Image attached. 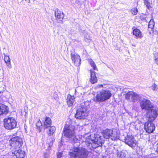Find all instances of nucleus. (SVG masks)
I'll use <instances>...</instances> for the list:
<instances>
[{
	"label": "nucleus",
	"mask_w": 158,
	"mask_h": 158,
	"mask_svg": "<svg viewBox=\"0 0 158 158\" xmlns=\"http://www.w3.org/2000/svg\"><path fill=\"white\" fill-rule=\"evenodd\" d=\"M158 109L153 110L152 113L148 117V121L144 124V128L146 131L148 133H153L155 129V124L153 122L156 119L158 115Z\"/></svg>",
	"instance_id": "obj_1"
},
{
	"label": "nucleus",
	"mask_w": 158,
	"mask_h": 158,
	"mask_svg": "<svg viewBox=\"0 0 158 158\" xmlns=\"http://www.w3.org/2000/svg\"><path fill=\"white\" fill-rule=\"evenodd\" d=\"M89 152L85 148L76 147L72 152H69L71 158H87L88 157Z\"/></svg>",
	"instance_id": "obj_2"
},
{
	"label": "nucleus",
	"mask_w": 158,
	"mask_h": 158,
	"mask_svg": "<svg viewBox=\"0 0 158 158\" xmlns=\"http://www.w3.org/2000/svg\"><path fill=\"white\" fill-rule=\"evenodd\" d=\"M111 96L112 94L109 90H102L97 94L94 100L96 102H104L109 99Z\"/></svg>",
	"instance_id": "obj_3"
},
{
	"label": "nucleus",
	"mask_w": 158,
	"mask_h": 158,
	"mask_svg": "<svg viewBox=\"0 0 158 158\" xmlns=\"http://www.w3.org/2000/svg\"><path fill=\"white\" fill-rule=\"evenodd\" d=\"M52 125V120L51 119L48 117H45L43 123V125L40 119L36 123V126L37 130L39 132L42 131L43 127L44 130L48 128Z\"/></svg>",
	"instance_id": "obj_4"
},
{
	"label": "nucleus",
	"mask_w": 158,
	"mask_h": 158,
	"mask_svg": "<svg viewBox=\"0 0 158 158\" xmlns=\"http://www.w3.org/2000/svg\"><path fill=\"white\" fill-rule=\"evenodd\" d=\"M75 129L74 126L65 124L63 131L64 136L69 139L74 138L76 136L75 132Z\"/></svg>",
	"instance_id": "obj_5"
},
{
	"label": "nucleus",
	"mask_w": 158,
	"mask_h": 158,
	"mask_svg": "<svg viewBox=\"0 0 158 158\" xmlns=\"http://www.w3.org/2000/svg\"><path fill=\"white\" fill-rule=\"evenodd\" d=\"M10 146L13 149H19L21 147L23 144L22 138L19 136L12 138L9 140Z\"/></svg>",
	"instance_id": "obj_6"
},
{
	"label": "nucleus",
	"mask_w": 158,
	"mask_h": 158,
	"mask_svg": "<svg viewBox=\"0 0 158 158\" xmlns=\"http://www.w3.org/2000/svg\"><path fill=\"white\" fill-rule=\"evenodd\" d=\"M4 126L7 130H11L16 127L17 122L15 119L11 117H8L3 120Z\"/></svg>",
	"instance_id": "obj_7"
},
{
	"label": "nucleus",
	"mask_w": 158,
	"mask_h": 158,
	"mask_svg": "<svg viewBox=\"0 0 158 158\" xmlns=\"http://www.w3.org/2000/svg\"><path fill=\"white\" fill-rule=\"evenodd\" d=\"M103 138L108 139L110 138L112 140H117L119 139V137L117 134H113V131L110 129H106L103 130L102 132Z\"/></svg>",
	"instance_id": "obj_8"
},
{
	"label": "nucleus",
	"mask_w": 158,
	"mask_h": 158,
	"mask_svg": "<svg viewBox=\"0 0 158 158\" xmlns=\"http://www.w3.org/2000/svg\"><path fill=\"white\" fill-rule=\"evenodd\" d=\"M140 105L142 109L148 111L151 110V114L152 113V111L156 109H152L153 106L150 100L145 98L143 99L140 102Z\"/></svg>",
	"instance_id": "obj_9"
},
{
	"label": "nucleus",
	"mask_w": 158,
	"mask_h": 158,
	"mask_svg": "<svg viewBox=\"0 0 158 158\" xmlns=\"http://www.w3.org/2000/svg\"><path fill=\"white\" fill-rule=\"evenodd\" d=\"M86 109L85 108L81 107L77 111L75 117L77 119H84L86 117Z\"/></svg>",
	"instance_id": "obj_10"
},
{
	"label": "nucleus",
	"mask_w": 158,
	"mask_h": 158,
	"mask_svg": "<svg viewBox=\"0 0 158 158\" xmlns=\"http://www.w3.org/2000/svg\"><path fill=\"white\" fill-rule=\"evenodd\" d=\"M124 95L126 99L129 100L131 98L133 102H135L137 101L139 97V95L131 91L128 92Z\"/></svg>",
	"instance_id": "obj_11"
},
{
	"label": "nucleus",
	"mask_w": 158,
	"mask_h": 158,
	"mask_svg": "<svg viewBox=\"0 0 158 158\" xmlns=\"http://www.w3.org/2000/svg\"><path fill=\"white\" fill-rule=\"evenodd\" d=\"M10 156V158H24L25 156V152L20 149L15 150L12 152Z\"/></svg>",
	"instance_id": "obj_12"
},
{
	"label": "nucleus",
	"mask_w": 158,
	"mask_h": 158,
	"mask_svg": "<svg viewBox=\"0 0 158 158\" xmlns=\"http://www.w3.org/2000/svg\"><path fill=\"white\" fill-rule=\"evenodd\" d=\"M72 62L76 66H79L81 64V59L80 56L76 53L70 54Z\"/></svg>",
	"instance_id": "obj_13"
},
{
	"label": "nucleus",
	"mask_w": 158,
	"mask_h": 158,
	"mask_svg": "<svg viewBox=\"0 0 158 158\" xmlns=\"http://www.w3.org/2000/svg\"><path fill=\"white\" fill-rule=\"evenodd\" d=\"M125 143L131 148H134L136 145V142L132 136H127L124 139Z\"/></svg>",
	"instance_id": "obj_14"
},
{
	"label": "nucleus",
	"mask_w": 158,
	"mask_h": 158,
	"mask_svg": "<svg viewBox=\"0 0 158 158\" xmlns=\"http://www.w3.org/2000/svg\"><path fill=\"white\" fill-rule=\"evenodd\" d=\"M54 14L56 20L57 22L62 23V20L64 17V14L63 12L59 9H57L56 10Z\"/></svg>",
	"instance_id": "obj_15"
},
{
	"label": "nucleus",
	"mask_w": 158,
	"mask_h": 158,
	"mask_svg": "<svg viewBox=\"0 0 158 158\" xmlns=\"http://www.w3.org/2000/svg\"><path fill=\"white\" fill-rule=\"evenodd\" d=\"M90 82L92 84L97 83L98 79L96 75V73L92 69L90 70Z\"/></svg>",
	"instance_id": "obj_16"
},
{
	"label": "nucleus",
	"mask_w": 158,
	"mask_h": 158,
	"mask_svg": "<svg viewBox=\"0 0 158 158\" xmlns=\"http://www.w3.org/2000/svg\"><path fill=\"white\" fill-rule=\"evenodd\" d=\"M75 98L74 95L68 94L67 97L66 103L69 107L73 106L75 101Z\"/></svg>",
	"instance_id": "obj_17"
},
{
	"label": "nucleus",
	"mask_w": 158,
	"mask_h": 158,
	"mask_svg": "<svg viewBox=\"0 0 158 158\" xmlns=\"http://www.w3.org/2000/svg\"><path fill=\"white\" fill-rule=\"evenodd\" d=\"M9 110L7 106L0 103V116L6 115L8 113Z\"/></svg>",
	"instance_id": "obj_18"
},
{
	"label": "nucleus",
	"mask_w": 158,
	"mask_h": 158,
	"mask_svg": "<svg viewBox=\"0 0 158 158\" xmlns=\"http://www.w3.org/2000/svg\"><path fill=\"white\" fill-rule=\"evenodd\" d=\"M132 34L135 36L136 39H141L143 36L142 32L139 29L137 28H135L133 30Z\"/></svg>",
	"instance_id": "obj_19"
},
{
	"label": "nucleus",
	"mask_w": 158,
	"mask_h": 158,
	"mask_svg": "<svg viewBox=\"0 0 158 158\" xmlns=\"http://www.w3.org/2000/svg\"><path fill=\"white\" fill-rule=\"evenodd\" d=\"M49 127V128L47 134L49 136H52L55 132L56 128L55 127L52 126H51Z\"/></svg>",
	"instance_id": "obj_20"
},
{
	"label": "nucleus",
	"mask_w": 158,
	"mask_h": 158,
	"mask_svg": "<svg viewBox=\"0 0 158 158\" xmlns=\"http://www.w3.org/2000/svg\"><path fill=\"white\" fill-rule=\"evenodd\" d=\"M88 60L91 67L93 68V70H92L94 71V70L97 71L98 69L96 65L92 59L91 58L89 59H88Z\"/></svg>",
	"instance_id": "obj_21"
},
{
	"label": "nucleus",
	"mask_w": 158,
	"mask_h": 158,
	"mask_svg": "<svg viewBox=\"0 0 158 158\" xmlns=\"http://www.w3.org/2000/svg\"><path fill=\"white\" fill-rule=\"evenodd\" d=\"M4 60L7 65L8 66L10 65V60L8 56L5 55L4 56Z\"/></svg>",
	"instance_id": "obj_22"
},
{
	"label": "nucleus",
	"mask_w": 158,
	"mask_h": 158,
	"mask_svg": "<svg viewBox=\"0 0 158 158\" xmlns=\"http://www.w3.org/2000/svg\"><path fill=\"white\" fill-rule=\"evenodd\" d=\"M130 12L133 15H137L138 10L136 7L132 8L130 10Z\"/></svg>",
	"instance_id": "obj_23"
},
{
	"label": "nucleus",
	"mask_w": 158,
	"mask_h": 158,
	"mask_svg": "<svg viewBox=\"0 0 158 158\" xmlns=\"http://www.w3.org/2000/svg\"><path fill=\"white\" fill-rule=\"evenodd\" d=\"M154 25V23L153 21L150 20L149 23L148 27V28H150L151 29L153 28Z\"/></svg>",
	"instance_id": "obj_24"
},
{
	"label": "nucleus",
	"mask_w": 158,
	"mask_h": 158,
	"mask_svg": "<svg viewBox=\"0 0 158 158\" xmlns=\"http://www.w3.org/2000/svg\"><path fill=\"white\" fill-rule=\"evenodd\" d=\"M151 87L153 91H156L158 89L157 86L155 83L152 84L151 86Z\"/></svg>",
	"instance_id": "obj_25"
},
{
	"label": "nucleus",
	"mask_w": 158,
	"mask_h": 158,
	"mask_svg": "<svg viewBox=\"0 0 158 158\" xmlns=\"http://www.w3.org/2000/svg\"><path fill=\"white\" fill-rule=\"evenodd\" d=\"M144 3L148 8L150 6V3L149 1L148 0H144Z\"/></svg>",
	"instance_id": "obj_26"
},
{
	"label": "nucleus",
	"mask_w": 158,
	"mask_h": 158,
	"mask_svg": "<svg viewBox=\"0 0 158 158\" xmlns=\"http://www.w3.org/2000/svg\"><path fill=\"white\" fill-rule=\"evenodd\" d=\"M154 60L156 63L158 65V54L154 55Z\"/></svg>",
	"instance_id": "obj_27"
},
{
	"label": "nucleus",
	"mask_w": 158,
	"mask_h": 158,
	"mask_svg": "<svg viewBox=\"0 0 158 158\" xmlns=\"http://www.w3.org/2000/svg\"><path fill=\"white\" fill-rule=\"evenodd\" d=\"M154 149L155 151L158 153V143H157L155 146Z\"/></svg>",
	"instance_id": "obj_28"
},
{
	"label": "nucleus",
	"mask_w": 158,
	"mask_h": 158,
	"mask_svg": "<svg viewBox=\"0 0 158 158\" xmlns=\"http://www.w3.org/2000/svg\"><path fill=\"white\" fill-rule=\"evenodd\" d=\"M62 156V153L61 152H58L57 154V158H60Z\"/></svg>",
	"instance_id": "obj_29"
},
{
	"label": "nucleus",
	"mask_w": 158,
	"mask_h": 158,
	"mask_svg": "<svg viewBox=\"0 0 158 158\" xmlns=\"http://www.w3.org/2000/svg\"><path fill=\"white\" fill-rule=\"evenodd\" d=\"M103 87V85L102 84H99L97 86V87L98 88Z\"/></svg>",
	"instance_id": "obj_30"
},
{
	"label": "nucleus",
	"mask_w": 158,
	"mask_h": 158,
	"mask_svg": "<svg viewBox=\"0 0 158 158\" xmlns=\"http://www.w3.org/2000/svg\"><path fill=\"white\" fill-rule=\"evenodd\" d=\"M97 142V144H98L99 146H101L102 145V142L101 141H99L98 142V141Z\"/></svg>",
	"instance_id": "obj_31"
},
{
	"label": "nucleus",
	"mask_w": 158,
	"mask_h": 158,
	"mask_svg": "<svg viewBox=\"0 0 158 158\" xmlns=\"http://www.w3.org/2000/svg\"><path fill=\"white\" fill-rule=\"evenodd\" d=\"M53 145V142H51L49 144V147H51Z\"/></svg>",
	"instance_id": "obj_32"
},
{
	"label": "nucleus",
	"mask_w": 158,
	"mask_h": 158,
	"mask_svg": "<svg viewBox=\"0 0 158 158\" xmlns=\"http://www.w3.org/2000/svg\"><path fill=\"white\" fill-rule=\"evenodd\" d=\"M25 1L28 3H29L30 2V0H25Z\"/></svg>",
	"instance_id": "obj_33"
},
{
	"label": "nucleus",
	"mask_w": 158,
	"mask_h": 158,
	"mask_svg": "<svg viewBox=\"0 0 158 158\" xmlns=\"http://www.w3.org/2000/svg\"><path fill=\"white\" fill-rule=\"evenodd\" d=\"M103 85H106V84H103Z\"/></svg>",
	"instance_id": "obj_34"
}]
</instances>
